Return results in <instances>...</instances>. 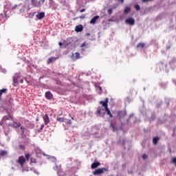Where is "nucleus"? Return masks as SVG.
<instances>
[{"label":"nucleus","mask_w":176,"mask_h":176,"mask_svg":"<svg viewBox=\"0 0 176 176\" xmlns=\"http://www.w3.org/2000/svg\"><path fill=\"white\" fill-rule=\"evenodd\" d=\"M105 171H108V168H100L95 170L93 172V175H100V174H104V173H105Z\"/></svg>","instance_id":"f257e3e1"},{"label":"nucleus","mask_w":176,"mask_h":176,"mask_svg":"<svg viewBox=\"0 0 176 176\" xmlns=\"http://www.w3.org/2000/svg\"><path fill=\"white\" fill-rule=\"evenodd\" d=\"M21 78V74L16 73L13 77L14 86H19V79Z\"/></svg>","instance_id":"f03ea898"},{"label":"nucleus","mask_w":176,"mask_h":176,"mask_svg":"<svg viewBox=\"0 0 176 176\" xmlns=\"http://www.w3.org/2000/svg\"><path fill=\"white\" fill-rule=\"evenodd\" d=\"M117 117L120 121H122V119L126 118V111L122 110L117 111Z\"/></svg>","instance_id":"7ed1b4c3"},{"label":"nucleus","mask_w":176,"mask_h":176,"mask_svg":"<svg viewBox=\"0 0 176 176\" xmlns=\"http://www.w3.org/2000/svg\"><path fill=\"white\" fill-rule=\"evenodd\" d=\"M16 163H19L21 167H24V164H25V157H24V156H19L16 160Z\"/></svg>","instance_id":"20e7f679"},{"label":"nucleus","mask_w":176,"mask_h":176,"mask_svg":"<svg viewBox=\"0 0 176 176\" xmlns=\"http://www.w3.org/2000/svg\"><path fill=\"white\" fill-rule=\"evenodd\" d=\"M125 23L129 24V25H134L135 24V20L133 18H128L126 19Z\"/></svg>","instance_id":"39448f33"},{"label":"nucleus","mask_w":176,"mask_h":176,"mask_svg":"<svg viewBox=\"0 0 176 176\" xmlns=\"http://www.w3.org/2000/svg\"><path fill=\"white\" fill-rule=\"evenodd\" d=\"M109 102V99L108 98H107L105 99L104 102V101H100L99 102V104H100V105L103 106L104 109H105L106 108H108V103Z\"/></svg>","instance_id":"423d86ee"},{"label":"nucleus","mask_w":176,"mask_h":176,"mask_svg":"<svg viewBox=\"0 0 176 176\" xmlns=\"http://www.w3.org/2000/svg\"><path fill=\"white\" fill-rule=\"evenodd\" d=\"M43 119L44 120L45 124H49L50 123V119L49 118V115L46 113L43 117Z\"/></svg>","instance_id":"0eeeda50"},{"label":"nucleus","mask_w":176,"mask_h":176,"mask_svg":"<svg viewBox=\"0 0 176 176\" xmlns=\"http://www.w3.org/2000/svg\"><path fill=\"white\" fill-rule=\"evenodd\" d=\"M45 98H47V100H53V94L50 91H47L45 93Z\"/></svg>","instance_id":"6e6552de"},{"label":"nucleus","mask_w":176,"mask_h":176,"mask_svg":"<svg viewBox=\"0 0 176 176\" xmlns=\"http://www.w3.org/2000/svg\"><path fill=\"white\" fill-rule=\"evenodd\" d=\"M99 166H101V163L98 162H94L93 164H91V168H92V170H94V168H97V167H98Z\"/></svg>","instance_id":"1a4fd4ad"},{"label":"nucleus","mask_w":176,"mask_h":176,"mask_svg":"<svg viewBox=\"0 0 176 176\" xmlns=\"http://www.w3.org/2000/svg\"><path fill=\"white\" fill-rule=\"evenodd\" d=\"M36 17L38 20H42V19L45 18V12H38Z\"/></svg>","instance_id":"9d476101"},{"label":"nucleus","mask_w":176,"mask_h":176,"mask_svg":"<svg viewBox=\"0 0 176 176\" xmlns=\"http://www.w3.org/2000/svg\"><path fill=\"white\" fill-rule=\"evenodd\" d=\"M75 31L76 32H82V31H83V25H79L76 26Z\"/></svg>","instance_id":"9b49d317"},{"label":"nucleus","mask_w":176,"mask_h":176,"mask_svg":"<svg viewBox=\"0 0 176 176\" xmlns=\"http://www.w3.org/2000/svg\"><path fill=\"white\" fill-rule=\"evenodd\" d=\"M100 19V16L97 15L95 16L94 18L91 19V20L90 21V24H96V21H98V19Z\"/></svg>","instance_id":"f8f14e48"},{"label":"nucleus","mask_w":176,"mask_h":176,"mask_svg":"<svg viewBox=\"0 0 176 176\" xmlns=\"http://www.w3.org/2000/svg\"><path fill=\"white\" fill-rule=\"evenodd\" d=\"M110 127L113 129V131H116L118 130V127L116 126V124H115V122H111Z\"/></svg>","instance_id":"ddd939ff"},{"label":"nucleus","mask_w":176,"mask_h":176,"mask_svg":"<svg viewBox=\"0 0 176 176\" xmlns=\"http://www.w3.org/2000/svg\"><path fill=\"white\" fill-rule=\"evenodd\" d=\"M57 59V58L56 57H50L49 58L47 64H52V63H53V61H56V60Z\"/></svg>","instance_id":"4468645a"},{"label":"nucleus","mask_w":176,"mask_h":176,"mask_svg":"<svg viewBox=\"0 0 176 176\" xmlns=\"http://www.w3.org/2000/svg\"><path fill=\"white\" fill-rule=\"evenodd\" d=\"M21 126V124L20 122H14L12 124H11L12 127H15V129H17Z\"/></svg>","instance_id":"2eb2a0df"},{"label":"nucleus","mask_w":176,"mask_h":176,"mask_svg":"<svg viewBox=\"0 0 176 176\" xmlns=\"http://www.w3.org/2000/svg\"><path fill=\"white\" fill-rule=\"evenodd\" d=\"M8 91L7 89H0V100H2V94H6V92Z\"/></svg>","instance_id":"dca6fc26"},{"label":"nucleus","mask_w":176,"mask_h":176,"mask_svg":"<svg viewBox=\"0 0 176 176\" xmlns=\"http://www.w3.org/2000/svg\"><path fill=\"white\" fill-rule=\"evenodd\" d=\"M159 140H160V138L159 137L153 138V144H154V145H157V142H159Z\"/></svg>","instance_id":"f3484780"},{"label":"nucleus","mask_w":176,"mask_h":176,"mask_svg":"<svg viewBox=\"0 0 176 176\" xmlns=\"http://www.w3.org/2000/svg\"><path fill=\"white\" fill-rule=\"evenodd\" d=\"M107 114L109 115V118H113V116L112 115V113H111V111L109 110V109L108 107H106V109H104Z\"/></svg>","instance_id":"a211bd4d"},{"label":"nucleus","mask_w":176,"mask_h":176,"mask_svg":"<svg viewBox=\"0 0 176 176\" xmlns=\"http://www.w3.org/2000/svg\"><path fill=\"white\" fill-rule=\"evenodd\" d=\"M130 12H131V8H130V7H126L124 8V12L125 13V14H127V13H130Z\"/></svg>","instance_id":"6ab92c4d"},{"label":"nucleus","mask_w":176,"mask_h":176,"mask_svg":"<svg viewBox=\"0 0 176 176\" xmlns=\"http://www.w3.org/2000/svg\"><path fill=\"white\" fill-rule=\"evenodd\" d=\"M102 111H104L102 107H98L96 112L98 113V115H101V112H102Z\"/></svg>","instance_id":"aec40b11"},{"label":"nucleus","mask_w":176,"mask_h":176,"mask_svg":"<svg viewBox=\"0 0 176 176\" xmlns=\"http://www.w3.org/2000/svg\"><path fill=\"white\" fill-rule=\"evenodd\" d=\"M56 120L57 122H60L61 123L64 122V121L65 120V119H64V118H60V117H57L56 118Z\"/></svg>","instance_id":"412c9836"},{"label":"nucleus","mask_w":176,"mask_h":176,"mask_svg":"<svg viewBox=\"0 0 176 176\" xmlns=\"http://www.w3.org/2000/svg\"><path fill=\"white\" fill-rule=\"evenodd\" d=\"M137 47H141L142 49L143 47H145V43H140L138 44Z\"/></svg>","instance_id":"4be33fe9"},{"label":"nucleus","mask_w":176,"mask_h":176,"mask_svg":"<svg viewBox=\"0 0 176 176\" xmlns=\"http://www.w3.org/2000/svg\"><path fill=\"white\" fill-rule=\"evenodd\" d=\"M8 152H6V151L3 150L0 152V155L1 156H5L6 155H7Z\"/></svg>","instance_id":"5701e85b"},{"label":"nucleus","mask_w":176,"mask_h":176,"mask_svg":"<svg viewBox=\"0 0 176 176\" xmlns=\"http://www.w3.org/2000/svg\"><path fill=\"white\" fill-rule=\"evenodd\" d=\"M76 58H80V54L79 52H76L75 53Z\"/></svg>","instance_id":"b1692460"},{"label":"nucleus","mask_w":176,"mask_h":176,"mask_svg":"<svg viewBox=\"0 0 176 176\" xmlns=\"http://www.w3.org/2000/svg\"><path fill=\"white\" fill-rule=\"evenodd\" d=\"M171 163H172L173 164H175V166H176V157H173V158L172 159Z\"/></svg>","instance_id":"393cba45"},{"label":"nucleus","mask_w":176,"mask_h":176,"mask_svg":"<svg viewBox=\"0 0 176 176\" xmlns=\"http://www.w3.org/2000/svg\"><path fill=\"white\" fill-rule=\"evenodd\" d=\"M135 8L136 9V10H141V7L140 6V5H135Z\"/></svg>","instance_id":"a878e982"},{"label":"nucleus","mask_w":176,"mask_h":176,"mask_svg":"<svg viewBox=\"0 0 176 176\" xmlns=\"http://www.w3.org/2000/svg\"><path fill=\"white\" fill-rule=\"evenodd\" d=\"M112 13H113V10H112V8H109L108 10V14L111 15L112 14Z\"/></svg>","instance_id":"bb28decb"},{"label":"nucleus","mask_w":176,"mask_h":176,"mask_svg":"<svg viewBox=\"0 0 176 176\" xmlns=\"http://www.w3.org/2000/svg\"><path fill=\"white\" fill-rule=\"evenodd\" d=\"M30 154H25V159H26V160L28 162V160H30Z\"/></svg>","instance_id":"cd10ccee"},{"label":"nucleus","mask_w":176,"mask_h":176,"mask_svg":"<svg viewBox=\"0 0 176 176\" xmlns=\"http://www.w3.org/2000/svg\"><path fill=\"white\" fill-rule=\"evenodd\" d=\"M32 4L34 6H35V8H38V6H37V5L35 4V0H32Z\"/></svg>","instance_id":"c85d7f7f"},{"label":"nucleus","mask_w":176,"mask_h":176,"mask_svg":"<svg viewBox=\"0 0 176 176\" xmlns=\"http://www.w3.org/2000/svg\"><path fill=\"white\" fill-rule=\"evenodd\" d=\"M142 159H143L144 160L148 159V155H147L146 154H144L143 156H142Z\"/></svg>","instance_id":"c756f323"},{"label":"nucleus","mask_w":176,"mask_h":176,"mask_svg":"<svg viewBox=\"0 0 176 176\" xmlns=\"http://www.w3.org/2000/svg\"><path fill=\"white\" fill-rule=\"evenodd\" d=\"M19 148H20V149H23V150L25 149V146H24V145H23V144H20Z\"/></svg>","instance_id":"7c9ffc66"},{"label":"nucleus","mask_w":176,"mask_h":176,"mask_svg":"<svg viewBox=\"0 0 176 176\" xmlns=\"http://www.w3.org/2000/svg\"><path fill=\"white\" fill-rule=\"evenodd\" d=\"M153 0H142L143 3H146V2H152Z\"/></svg>","instance_id":"2f4dec72"},{"label":"nucleus","mask_w":176,"mask_h":176,"mask_svg":"<svg viewBox=\"0 0 176 176\" xmlns=\"http://www.w3.org/2000/svg\"><path fill=\"white\" fill-rule=\"evenodd\" d=\"M3 120H9V117L8 116H4Z\"/></svg>","instance_id":"473e14b6"},{"label":"nucleus","mask_w":176,"mask_h":176,"mask_svg":"<svg viewBox=\"0 0 176 176\" xmlns=\"http://www.w3.org/2000/svg\"><path fill=\"white\" fill-rule=\"evenodd\" d=\"M67 124H72V122L71 121V120H67Z\"/></svg>","instance_id":"72a5a7b5"},{"label":"nucleus","mask_w":176,"mask_h":176,"mask_svg":"<svg viewBox=\"0 0 176 176\" xmlns=\"http://www.w3.org/2000/svg\"><path fill=\"white\" fill-rule=\"evenodd\" d=\"M85 17H86V15H82V16H79V19H85Z\"/></svg>","instance_id":"f704fd0d"},{"label":"nucleus","mask_w":176,"mask_h":176,"mask_svg":"<svg viewBox=\"0 0 176 176\" xmlns=\"http://www.w3.org/2000/svg\"><path fill=\"white\" fill-rule=\"evenodd\" d=\"M32 163H36V160L35 159H31Z\"/></svg>","instance_id":"c9c22d12"},{"label":"nucleus","mask_w":176,"mask_h":176,"mask_svg":"<svg viewBox=\"0 0 176 176\" xmlns=\"http://www.w3.org/2000/svg\"><path fill=\"white\" fill-rule=\"evenodd\" d=\"M83 12H86V9L83 8V9L80 10V13H83Z\"/></svg>","instance_id":"e433bc0d"},{"label":"nucleus","mask_w":176,"mask_h":176,"mask_svg":"<svg viewBox=\"0 0 176 176\" xmlns=\"http://www.w3.org/2000/svg\"><path fill=\"white\" fill-rule=\"evenodd\" d=\"M85 46H86V43L81 44L80 47H85Z\"/></svg>","instance_id":"4c0bfd02"},{"label":"nucleus","mask_w":176,"mask_h":176,"mask_svg":"<svg viewBox=\"0 0 176 176\" xmlns=\"http://www.w3.org/2000/svg\"><path fill=\"white\" fill-rule=\"evenodd\" d=\"M44 127H45V124H41L40 130H43Z\"/></svg>","instance_id":"58836bf2"},{"label":"nucleus","mask_w":176,"mask_h":176,"mask_svg":"<svg viewBox=\"0 0 176 176\" xmlns=\"http://www.w3.org/2000/svg\"><path fill=\"white\" fill-rule=\"evenodd\" d=\"M21 130H22L23 132H24V130H25V129L24 127H23V126H21Z\"/></svg>","instance_id":"ea45409f"},{"label":"nucleus","mask_w":176,"mask_h":176,"mask_svg":"<svg viewBox=\"0 0 176 176\" xmlns=\"http://www.w3.org/2000/svg\"><path fill=\"white\" fill-rule=\"evenodd\" d=\"M69 116H70V118H72V120H74V117L71 116V113L69 114Z\"/></svg>","instance_id":"a19ab883"},{"label":"nucleus","mask_w":176,"mask_h":176,"mask_svg":"<svg viewBox=\"0 0 176 176\" xmlns=\"http://www.w3.org/2000/svg\"><path fill=\"white\" fill-rule=\"evenodd\" d=\"M58 45H59V46H63V43L59 42V43H58Z\"/></svg>","instance_id":"79ce46f5"},{"label":"nucleus","mask_w":176,"mask_h":176,"mask_svg":"<svg viewBox=\"0 0 176 176\" xmlns=\"http://www.w3.org/2000/svg\"><path fill=\"white\" fill-rule=\"evenodd\" d=\"M3 122H2V121L0 122V126H3Z\"/></svg>","instance_id":"37998d69"},{"label":"nucleus","mask_w":176,"mask_h":176,"mask_svg":"<svg viewBox=\"0 0 176 176\" xmlns=\"http://www.w3.org/2000/svg\"><path fill=\"white\" fill-rule=\"evenodd\" d=\"M29 16H30V17H32V16H34V14H30Z\"/></svg>","instance_id":"c03bdc74"},{"label":"nucleus","mask_w":176,"mask_h":176,"mask_svg":"<svg viewBox=\"0 0 176 176\" xmlns=\"http://www.w3.org/2000/svg\"><path fill=\"white\" fill-rule=\"evenodd\" d=\"M23 82H24V80L23 79H21L20 82L23 83Z\"/></svg>","instance_id":"a18cd8bd"},{"label":"nucleus","mask_w":176,"mask_h":176,"mask_svg":"<svg viewBox=\"0 0 176 176\" xmlns=\"http://www.w3.org/2000/svg\"><path fill=\"white\" fill-rule=\"evenodd\" d=\"M77 19H80L79 16L74 18V20H77Z\"/></svg>","instance_id":"49530a36"},{"label":"nucleus","mask_w":176,"mask_h":176,"mask_svg":"<svg viewBox=\"0 0 176 176\" xmlns=\"http://www.w3.org/2000/svg\"><path fill=\"white\" fill-rule=\"evenodd\" d=\"M87 36H90V33H87Z\"/></svg>","instance_id":"de8ad7c7"},{"label":"nucleus","mask_w":176,"mask_h":176,"mask_svg":"<svg viewBox=\"0 0 176 176\" xmlns=\"http://www.w3.org/2000/svg\"><path fill=\"white\" fill-rule=\"evenodd\" d=\"M38 5H39L38 6H41V3H39Z\"/></svg>","instance_id":"09e8293b"},{"label":"nucleus","mask_w":176,"mask_h":176,"mask_svg":"<svg viewBox=\"0 0 176 176\" xmlns=\"http://www.w3.org/2000/svg\"><path fill=\"white\" fill-rule=\"evenodd\" d=\"M10 118H12V116H10Z\"/></svg>","instance_id":"8fccbe9b"}]
</instances>
